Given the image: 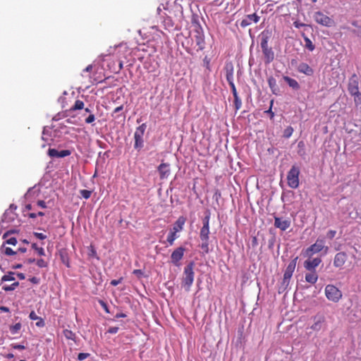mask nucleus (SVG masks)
<instances>
[{
	"label": "nucleus",
	"mask_w": 361,
	"mask_h": 361,
	"mask_svg": "<svg viewBox=\"0 0 361 361\" xmlns=\"http://www.w3.org/2000/svg\"><path fill=\"white\" fill-rule=\"evenodd\" d=\"M260 47L264 55V60L266 64H269L274 60V52L271 47H269L268 42L271 37V32L269 30H264L259 36Z\"/></svg>",
	"instance_id": "1"
},
{
	"label": "nucleus",
	"mask_w": 361,
	"mask_h": 361,
	"mask_svg": "<svg viewBox=\"0 0 361 361\" xmlns=\"http://www.w3.org/2000/svg\"><path fill=\"white\" fill-rule=\"evenodd\" d=\"M193 262L189 263L184 268L183 276L182 279V286L185 291H190L194 281L195 273L193 271Z\"/></svg>",
	"instance_id": "2"
},
{
	"label": "nucleus",
	"mask_w": 361,
	"mask_h": 361,
	"mask_svg": "<svg viewBox=\"0 0 361 361\" xmlns=\"http://www.w3.org/2000/svg\"><path fill=\"white\" fill-rule=\"evenodd\" d=\"M300 173V167L297 165H293L287 174L288 185L292 189H296L299 187V175Z\"/></svg>",
	"instance_id": "3"
},
{
	"label": "nucleus",
	"mask_w": 361,
	"mask_h": 361,
	"mask_svg": "<svg viewBox=\"0 0 361 361\" xmlns=\"http://www.w3.org/2000/svg\"><path fill=\"white\" fill-rule=\"evenodd\" d=\"M322 250H324V254H326L329 251V247L325 245L324 239L319 238L313 245L307 248L305 256L310 258L314 254Z\"/></svg>",
	"instance_id": "4"
},
{
	"label": "nucleus",
	"mask_w": 361,
	"mask_h": 361,
	"mask_svg": "<svg viewBox=\"0 0 361 361\" xmlns=\"http://www.w3.org/2000/svg\"><path fill=\"white\" fill-rule=\"evenodd\" d=\"M325 295L328 300L337 302L342 298V293L335 286L329 284L325 287Z\"/></svg>",
	"instance_id": "5"
},
{
	"label": "nucleus",
	"mask_w": 361,
	"mask_h": 361,
	"mask_svg": "<svg viewBox=\"0 0 361 361\" xmlns=\"http://www.w3.org/2000/svg\"><path fill=\"white\" fill-rule=\"evenodd\" d=\"M147 128L146 123H142L140 126H138L135 132L134 133V139H135V144L134 147L136 149L140 150L143 147L144 145V140H143V135L145 134V130Z\"/></svg>",
	"instance_id": "6"
},
{
	"label": "nucleus",
	"mask_w": 361,
	"mask_h": 361,
	"mask_svg": "<svg viewBox=\"0 0 361 361\" xmlns=\"http://www.w3.org/2000/svg\"><path fill=\"white\" fill-rule=\"evenodd\" d=\"M209 219L210 213L207 212L202 219V227L200 229V238L201 240H209Z\"/></svg>",
	"instance_id": "7"
},
{
	"label": "nucleus",
	"mask_w": 361,
	"mask_h": 361,
	"mask_svg": "<svg viewBox=\"0 0 361 361\" xmlns=\"http://www.w3.org/2000/svg\"><path fill=\"white\" fill-rule=\"evenodd\" d=\"M313 17L314 20L322 25L330 27L333 25V20L321 11L315 12Z\"/></svg>",
	"instance_id": "8"
},
{
	"label": "nucleus",
	"mask_w": 361,
	"mask_h": 361,
	"mask_svg": "<svg viewBox=\"0 0 361 361\" xmlns=\"http://www.w3.org/2000/svg\"><path fill=\"white\" fill-rule=\"evenodd\" d=\"M290 219L289 218L274 217V226L281 231H286L290 226Z\"/></svg>",
	"instance_id": "9"
},
{
	"label": "nucleus",
	"mask_w": 361,
	"mask_h": 361,
	"mask_svg": "<svg viewBox=\"0 0 361 361\" xmlns=\"http://www.w3.org/2000/svg\"><path fill=\"white\" fill-rule=\"evenodd\" d=\"M321 262L322 259L319 257L313 259L308 257V259L304 262V267L307 271H315L316 267H317Z\"/></svg>",
	"instance_id": "10"
},
{
	"label": "nucleus",
	"mask_w": 361,
	"mask_h": 361,
	"mask_svg": "<svg viewBox=\"0 0 361 361\" xmlns=\"http://www.w3.org/2000/svg\"><path fill=\"white\" fill-rule=\"evenodd\" d=\"M185 252V248L183 247H179L176 248L171 255V262L178 266L179 264V261L183 258Z\"/></svg>",
	"instance_id": "11"
},
{
	"label": "nucleus",
	"mask_w": 361,
	"mask_h": 361,
	"mask_svg": "<svg viewBox=\"0 0 361 361\" xmlns=\"http://www.w3.org/2000/svg\"><path fill=\"white\" fill-rule=\"evenodd\" d=\"M324 322H325L324 316L322 314H317L314 317V323L311 326L310 328L313 331H319L323 328Z\"/></svg>",
	"instance_id": "12"
},
{
	"label": "nucleus",
	"mask_w": 361,
	"mask_h": 361,
	"mask_svg": "<svg viewBox=\"0 0 361 361\" xmlns=\"http://www.w3.org/2000/svg\"><path fill=\"white\" fill-rule=\"evenodd\" d=\"M348 90L349 93L351 95L355 94L360 92V91H359V82H358V80H357V78L355 75H354L350 79V81H349V83H348Z\"/></svg>",
	"instance_id": "13"
},
{
	"label": "nucleus",
	"mask_w": 361,
	"mask_h": 361,
	"mask_svg": "<svg viewBox=\"0 0 361 361\" xmlns=\"http://www.w3.org/2000/svg\"><path fill=\"white\" fill-rule=\"evenodd\" d=\"M348 256L344 252H341L335 255L334 259V266L337 268H341L343 266L347 260Z\"/></svg>",
	"instance_id": "14"
},
{
	"label": "nucleus",
	"mask_w": 361,
	"mask_h": 361,
	"mask_svg": "<svg viewBox=\"0 0 361 361\" xmlns=\"http://www.w3.org/2000/svg\"><path fill=\"white\" fill-rule=\"evenodd\" d=\"M259 20V16L256 13L247 15L240 22V26L245 27L250 25L252 22L257 23Z\"/></svg>",
	"instance_id": "15"
},
{
	"label": "nucleus",
	"mask_w": 361,
	"mask_h": 361,
	"mask_svg": "<svg viewBox=\"0 0 361 361\" xmlns=\"http://www.w3.org/2000/svg\"><path fill=\"white\" fill-rule=\"evenodd\" d=\"M48 154L50 157L53 158H63L69 156L71 154V151L68 149L58 151L56 149L49 148L48 150Z\"/></svg>",
	"instance_id": "16"
},
{
	"label": "nucleus",
	"mask_w": 361,
	"mask_h": 361,
	"mask_svg": "<svg viewBox=\"0 0 361 361\" xmlns=\"http://www.w3.org/2000/svg\"><path fill=\"white\" fill-rule=\"evenodd\" d=\"M297 259L298 257H295L288 264L283 274V276H285L286 279H291L296 267Z\"/></svg>",
	"instance_id": "17"
},
{
	"label": "nucleus",
	"mask_w": 361,
	"mask_h": 361,
	"mask_svg": "<svg viewBox=\"0 0 361 361\" xmlns=\"http://www.w3.org/2000/svg\"><path fill=\"white\" fill-rule=\"evenodd\" d=\"M226 78L227 82L229 83L233 82V72L234 68L231 63H226L225 66Z\"/></svg>",
	"instance_id": "18"
},
{
	"label": "nucleus",
	"mask_w": 361,
	"mask_h": 361,
	"mask_svg": "<svg viewBox=\"0 0 361 361\" xmlns=\"http://www.w3.org/2000/svg\"><path fill=\"white\" fill-rule=\"evenodd\" d=\"M158 171L161 178H166L170 174V166L168 164H161L158 167Z\"/></svg>",
	"instance_id": "19"
},
{
	"label": "nucleus",
	"mask_w": 361,
	"mask_h": 361,
	"mask_svg": "<svg viewBox=\"0 0 361 361\" xmlns=\"http://www.w3.org/2000/svg\"><path fill=\"white\" fill-rule=\"evenodd\" d=\"M298 71L300 73H302L307 75H312L314 73L313 69L307 63H300L298 67Z\"/></svg>",
	"instance_id": "20"
},
{
	"label": "nucleus",
	"mask_w": 361,
	"mask_h": 361,
	"mask_svg": "<svg viewBox=\"0 0 361 361\" xmlns=\"http://www.w3.org/2000/svg\"><path fill=\"white\" fill-rule=\"evenodd\" d=\"M318 280V275L315 271H309L305 274V281L311 284H314Z\"/></svg>",
	"instance_id": "21"
},
{
	"label": "nucleus",
	"mask_w": 361,
	"mask_h": 361,
	"mask_svg": "<svg viewBox=\"0 0 361 361\" xmlns=\"http://www.w3.org/2000/svg\"><path fill=\"white\" fill-rule=\"evenodd\" d=\"M267 81L272 93L274 94H278V92H279V88L277 85L276 79L274 77L270 76L268 78Z\"/></svg>",
	"instance_id": "22"
},
{
	"label": "nucleus",
	"mask_w": 361,
	"mask_h": 361,
	"mask_svg": "<svg viewBox=\"0 0 361 361\" xmlns=\"http://www.w3.org/2000/svg\"><path fill=\"white\" fill-rule=\"evenodd\" d=\"M185 223V218L183 216H180L177 221L175 222L173 230L175 231V232H179L181 231L183 228V226Z\"/></svg>",
	"instance_id": "23"
},
{
	"label": "nucleus",
	"mask_w": 361,
	"mask_h": 361,
	"mask_svg": "<svg viewBox=\"0 0 361 361\" xmlns=\"http://www.w3.org/2000/svg\"><path fill=\"white\" fill-rule=\"evenodd\" d=\"M29 318L31 320H37L36 326L38 327H43L45 325L44 321L42 318L38 317L35 311H32L29 314Z\"/></svg>",
	"instance_id": "24"
},
{
	"label": "nucleus",
	"mask_w": 361,
	"mask_h": 361,
	"mask_svg": "<svg viewBox=\"0 0 361 361\" xmlns=\"http://www.w3.org/2000/svg\"><path fill=\"white\" fill-rule=\"evenodd\" d=\"M283 79L288 83V85L294 90H298L300 88L299 83L295 79H293L288 76H283Z\"/></svg>",
	"instance_id": "25"
},
{
	"label": "nucleus",
	"mask_w": 361,
	"mask_h": 361,
	"mask_svg": "<svg viewBox=\"0 0 361 361\" xmlns=\"http://www.w3.org/2000/svg\"><path fill=\"white\" fill-rule=\"evenodd\" d=\"M21 328H22V324L20 322H18L14 325H11L9 326V331L11 334L15 335V334H17L19 333Z\"/></svg>",
	"instance_id": "26"
},
{
	"label": "nucleus",
	"mask_w": 361,
	"mask_h": 361,
	"mask_svg": "<svg viewBox=\"0 0 361 361\" xmlns=\"http://www.w3.org/2000/svg\"><path fill=\"white\" fill-rule=\"evenodd\" d=\"M0 251H1V253H4V254H5L6 255H8V256L13 255H15L16 253L11 248H10L8 247H5L4 244H3L1 245Z\"/></svg>",
	"instance_id": "27"
},
{
	"label": "nucleus",
	"mask_w": 361,
	"mask_h": 361,
	"mask_svg": "<svg viewBox=\"0 0 361 361\" xmlns=\"http://www.w3.org/2000/svg\"><path fill=\"white\" fill-rule=\"evenodd\" d=\"M63 334L64 335V336L68 339V340H72V341H75V338H76V336H75V334L73 333L72 331L71 330H68V329H65L63 331Z\"/></svg>",
	"instance_id": "28"
},
{
	"label": "nucleus",
	"mask_w": 361,
	"mask_h": 361,
	"mask_svg": "<svg viewBox=\"0 0 361 361\" xmlns=\"http://www.w3.org/2000/svg\"><path fill=\"white\" fill-rule=\"evenodd\" d=\"M176 233L177 232H175V231L173 230L169 233L167 237V241L170 245H172L173 244L174 240L178 237Z\"/></svg>",
	"instance_id": "29"
},
{
	"label": "nucleus",
	"mask_w": 361,
	"mask_h": 361,
	"mask_svg": "<svg viewBox=\"0 0 361 361\" xmlns=\"http://www.w3.org/2000/svg\"><path fill=\"white\" fill-rule=\"evenodd\" d=\"M195 41H196V44L198 46L199 49L200 50H202L204 48V41L203 37L200 35H197L195 37Z\"/></svg>",
	"instance_id": "30"
},
{
	"label": "nucleus",
	"mask_w": 361,
	"mask_h": 361,
	"mask_svg": "<svg viewBox=\"0 0 361 361\" xmlns=\"http://www.w3.org/2000/svg\"><path fill=\"white\" fill-rule=\"evenodd\" d=\"M84 108V102L81 100H76L71 111L80 110Z\"/></svg>",
	"instance_id": "31"
},
{
	"label": "nucleus",
	"mask_w": 361,
	"mask_h": 361,
	"mask_svg": "<svg viewBox=\"0 0 361 361\" xmlns=\"http://www.w3.org/2000/svg\"><path fill=\"white\" fill-rule=\"evenodd\" d=\"M18 286H19L18 282H14L11 286H6V285L2 287V289L5 291H11V290H15Z\"/></svg>",
	"instance_id": "32"
},
{
	"label": "nucleus",
	"mask_w": 361,
	"mask_h": 361,
	"mask_svg": "<svg viewBox=\"0 0 361 361\" xmlns=\"http://www.w3.org/2000/svg\"><path fill=\"white\" fill-rule=\"evenodd\" d=\"M304 40L305 42V47L310 51H313L315 47L312 41L307 37H305Z\"/></svg>",
	"instance_id": "33"
},
{
	"label": "nucleus",
	"mask_w": 361,
	"mask_h": 361,
	"mask_svg": "<svg viewBox=\"0 0 361 361\" xmlns=\"http://www.w3.org/2000/svg\"><path fill=\"white\" fill-rule=\"evenodd\" d=\"M234 97V106H235V111H238L239 110L241 106H242V101L241 99H240L239 96H235V97Z\"/></svg>",
	"instance_id": "34"
},
{
	"label": "nucleus",
	"mask_w": 361,
	"mask_h": 361,
	"mask_svg": "<svg viewBox=\"0 0 361 361\" xmlns=\"http://www.w3.org/2000/svg\"><path fill=\"white\" fill-rule=\"evenodd\" d=\"M202 243L200 245L201 249L202 250L203 252L208 253L209 251V240H202Z\"/></svg>",
	"instance_id": "35"
},
{
	"label": "nucleus",
	"mask_w": 361,
	"mask_h": 361,
	"mask_svg": "<svg viewBox=\"0 0 361 361\" xmlns=\"http://www.w3.org/2000/svg\"><path fill=\"white\" fill-rule=\"evenodd\" d=\"M293 130L291 126H288L283 131V137L289 138L292 135Z\"/></svg>",
	"instance_id": "36"
},
{
	"label": "nucleus",
	"mask_w": 361,
	"mask_h": 361,
	"mask_svg": "<svg viewBox=\"0 0 361 361\" xmlns=\"http://www.w3.org/2000/svg\"><path fill=\"white\" fill-rule=\"evenodd\" d=\"M15 280V278L13 277V273L10 272L8 274L4 275L1 278V281H10Z\"/></svg>",
	"instance_id": "37"
},
{
	"label": "nucleus",
	"mask_w": 361,
	"mask_h": 361,
	"mask_svg": "<svg viewBox=\"0 0 361 361\" xmlns=\"http://www.w3.org/2000/svg\"><path fill=\"white\" fill-rule=\"evenodd\" d=\"M32 247L37 252L39 255L43 256L45 255L44 248L37 247L36 243H33Z\"/></svg>",
	"instance_id": "38"
},
{
	"label": "nucleus",
	"mask_w": 361,
	"mask_h": 361,
	"mask_svg": "<svg viewBox=\"0 0 361 361\" xmlns=\"http://www.w3.org/2000/svg\"><path fill=\"white\" fill-rule=\"evenodd\" d=\"M80 193L83 198L87 200L90 197L92 192L87 190H80Z\"/></svg>",
	"instance_id": "39"
},
{
	"label": "nucleus",
	"mask_w": 361,
	"mask_h": 361,
	"mask_svg": "<svg viewBox=\"0 0 361 361\" xmlns=\"http://www.w3.org/2000/svg\"><path fill=\"white\" fill-rule=\"evenodd\" d=\"M290 280V279H286L285 276H283L280 288H283L284 290L288 286Z\"/></svg>",
	"instance_id": "40"
},
{
	"label": "nucleus",
	"mask_w": 361,
	"mask_h": 361,
	"mask_svg": "<svg viewBox=\"0 0 361 361\" xmlns=\"http://www.w3.org/2000/svg\"><path fill=\"white\" fill-rule=\"evenodd\" d=\"M352 96L354 97V101L357 105L361 104V93L360 92H358L355 94H353Z\"/></svg>",
	"instance_id": "41"
},
{
	"label": "nucleus",
	"mask_w": 361,
	"mask_h": 361,
	"mask_svg": "<svg viewBox=\"0 0 361 361\" xmlns=\"http://www.w3.org/2000/svg\"><path fill=\"white\" fill-rule=\"evenodd\" d=\"M203 66L209 71H210V59L205 56L203 59Z\"/></svg>",
	"instance_id": "42"
},
{
	"label": "nucleus",
	"mask_w": 361,
	"mask_h": 361,
	"mask_svg": "<svg viewBox=\"0 0 361 361\" xmlns=\"http://www.w3.org/2000/svg\"><path fill=\"white\" fill-rule=\"evenodd\" d=\"M6 243L8 245H16L17 243V239L14 237L8 238L7 240H6L4 244L5 245Z\"/></svg>",
	"instance_id": "43"
},
{
	"label": "nucleus",
	"mask_w": 361,
	"mask_h": 361,
	"mask_svg": "<svg viewBox=\"0 0 361 361\" xmlns=\"http://www.w3.org/2000/svg\"><path fill=\"white\" fill-rule=\"evenodd\" d=\"M37 265L39 267L44 268L47 267V262H45V260H44L43 259H39L37 260Z\"/></svg>",
	"instance_id": "44"
},
{
	"label": "nucleus",
	"mask_w": 361,
	"mask_h": 361,
	"mask_svg": "<svg viewBox=\"0 0 361 361\" xmlns=\"http://www.w3.org/2000/svg\"><path fill=\"white\" fill-rule=\"evenodd\" d=\"M90 355V353H80L78 355V360L82 361V360H84L86 358H87Z\"/></svg>",
	"instance_id": "45"
},
{
	"label": "nucleus",
	"mask_w": 361,
	"mask_h": 361,
	"mask_svg": "<svg viewBox=\"0 0 361 361\" xmlns=\"http://www.w3.org/2000/svg\"><path fill=\"white\" fill-rule=\"evenodd\" d=\"M229 85L231 87V92H232V94H233V97L238 96V92H237V90H236V87L235 86L234 82L229 83Z\"/></svg>",
	"instance_id": "46"
},
{
	"label": "nucleus",
	"mask_w": 361,
	"mask_h": 361,
	"mask_svg": "<svg viewBox=\"0 0 361 361\" xmlns=\"http://www.w3.org/2000/svg\"><path fill=\"white\" fill-rule=\"evenodd\" d=\"M11 347H12V348L16 349V350H24V349H25V345H21V344L13 343V344H11Z\"/></svg>",
	"instance_id": "47"
},
{
	"label": "nucleus",
	"mask_w": 361,
	"mask_h": 361,
	"mask_svg": "<svg viewBox=\"0 0 361 361\" xmlns=\"http://www.w3.org/2000/svg\"><path fill=\"white\" fill-rule=\"evenodd\" d=\"M95 120V116L93 114H90L89 116L85 119L87 123H91Z\"/></svg>",
	"instance_id": "48"
},
{
	"label": "nucleus",
	"mask_w": 361,
	"mask_h": 361,
	"mask_svg": "<svg viewBox=\"0 0 361 361\" xmlns=\"http://www.w3.org/2000/svg\"><path fill=\"white\" fill-rule=\"evenodd\" d=\"M336 231L330 230V231H328V233L326 234V236L329 239H333L334 238V236L336 235Z\"/></svg>",
	"instance_id": "49"
},
{
	"label": "nucleus",
	"mask_w": 361,
	"mask_h": 361,
	"mask_svg": "<svg viewBox=\"0 0 361 361\" xmlns=\"http://www.w3.org/2000/svg\"><path fill=\"white\" fill-rule=\"evenodd\" d=\"M34 235L39 240H44L47 238V236L42 233L35 232Z\"/></svg>",
	"instance_id": "50"
},
{
	"label": "nucleus",
	"mask_w": 361,
	"mask_h": 361,
	"mask_svg": "<svg viewBox=\"0 0 361 361\" xmlns=\"http://www.w3.org/2000/svg\"><path fill=\"white\" fill-rule=\"evenodd\" d=\"M119 328L117 326H111L108 329V332L111 334H116L118 331Z\"/></svg>",
	"instance_id": "51"
},
{
	"label": "nucleus",
	"mask_w": 361,
	"mask_h": 361,
	"mask_svg": "<svg viewBox=\"0 0 361 361\" xmlns=\"http://www.w3.org/2000/svg\"><path fill=\"white\" fill-rule=\"evenodd\" d=\"M30 281L32 283L38 284L39 283L40 279L37 277L33 276L30 279Z\"/></svg>",
	"instance_id": "52"
},
{
	"label": "nucleus",
	"mask_w": 361,
	"mask_h": 361,
	"mask_svg": "<svg viewBox=\"0 0 361 361\" xmlns=\"http://www.w3.org/2000/svg\"><path fill=\"white\" fill-rule=\"evenodd\" d=\"M133 274L139 278H140L143 275V272L140 269H135L133 271Z\"/></svg>",
	"instance_id": "53"
},
{
	"label": "nucleus",
	"mask_w": 361,
	"mask_h": 361,
	"mask_svg": "<svg viewBox=\"0 0 361 361\" xmlns=\"http://www.w3.org/2000/svg\"><path fill=\"white\" fill-rule=\"evenodd\" d=\"M99 303L101 304V305L102 306L104 310L106 311V312L109 313V310L107 305L102 300H100Z\"/></svg>",
	"instance_id": "54"
},
{
	"label": "nucleus",
	"mask_w": 361,
	"mask_h": 361,
	"mask_svg": "<svg viewBox=\"0 0 361 361\" xmlns=\"http://www.w3.org/2000/svg\"><path fill=\"white\" fill-rule=\"evenodd\" d=\"M122 281V278L119 279L118 280H112L111 281V285L114 286H116L117 285H118Z\"/></svg>",
	"instance_id": "55"
},
{
	"label": "nucleus",
	"mask_w": 361,
	"mask_h": 361,
	"mask_svg": "<svg viewBox=\"0 0 361 361\" xmlns=\"http://www.w3.org/2000/svg\"><path fill=\"white\" fill-rule=\"evenodd\" d=\"M37 205L42 208H46L47 207V204H46V202L43 200H39L37 202Z\"/></svg>",
	"instance_id": "56"
},
{
	"label": "nucleus",
	"mask_w": 361,
	"mask_h": 361,
	"mask_svg": "<svg viewBox=\"0 0 361 361\" xmlns=\"http://www.w3.org/2000/svg\"><path fill=\"white\" fill-rule=\"evenodd\" d=\"M123 109V106L122 105L116 107L114 110V114H116V113H118L120 111H121Z\"/></svg>",
	"instance_id": "57"
},
{
	"label": "nucleus",
	"mask_w": 361,
	"mask_h": 361,
	"mask_svg": "<svg viewBox=\"0 0 361 361\" xmlns=\"http://www.w3.org/2000/svg\"><path fill=\"white\" fill-rule=\"evenodd\" d=\"M0 311L1 312H10V310L8 307H5V306H1L0 307Z\"/></svg>",
	"instance_id": "58"
},
{
	"label": "nucleus",
	"mask_w": 361,
	"mask_h": 361,
	"mask_svg": "<svg viewBox=\"0 0 361 361\" xmlns=\"http://www.w3.org/2000/svg\"><path fill=\"white\" fill-rule=\"evenodd\" d=\"M47 134H48V130L46 129V128H44L43 131H42V140H47L44 136H47Z\"/></svg>",
	"instance_id": "59"
},
{
	"label": "nucleus",
	"mask_w": 361,
	"mask_h": 361,
	"mask_svg": "<svg viewBox=\"0 0 361 361\" xmlns=\"http://www.w3.org/2000/svg\"><path fill=\"white\" fill-rule=\"evenodd\" d=\"M17 276L20 280H23L25 278V274L23 273H18Z\"/></svg>",
	"instance_id": "60"
},
{
	"label": "nucleus",
	"mask_w": 361,
	"mask_h": 361,
	"mask_svg": "<svg viewBox=\"0 0 361 361\" xmlns=\"http://www.w3.org/2000/svg\"><path fill=\"white\" fill-rule=\"evenodd\" d=\"M92 69V65H89L87 66L85 69H84V71H86V72H90L91 71Z\"/></svg>",
	"instance_id": "61"
},
{
	"label": "nucleus",
	"mask_w": 361,
	"mask_h": 361,
	"mask_svg": "<svg viewBox=\"0 0 361 361\" xmlns=\"http://www.w3.org/2000/svg\"><path fill=\"white\" fill-rule=\"evenodd\" d=\"M27 216L30 218L35 219V218L37 217V214H35V213H29V214H27Z\"/></svg>",
	"instance_id": "62"
},
{
	"label": "nucleus",
	"mask_w": 361,
	"mask_h": 361,
	"mask_svg": "<svg viewBox=\"0 0 361 361\" xmlns=\"http://www.w3.org/2000/svg\"><path fill=\"white\" fill-rule=\"evenodd\" d=\"M126 315L124 313H118L116 315V318L126 317Z\"/></svg>",
	"instance_id": "63"
},
{
	"label": "nucleus",
	"mask_w": 361,
	"mask_h": 361,
	"mask_svg": "<svg viewBox=\"0 0 361 361\" xmlns=\"http://www.w3.org/2000/svg\"><path fill=\"white\" fill-rule=\"evenodd\" d=\"M9 235H10V234L8 233V231H6V233H4L2 238L7 240Z\"/></svg>",
	"instance_id": "64"
}]
</instances>
